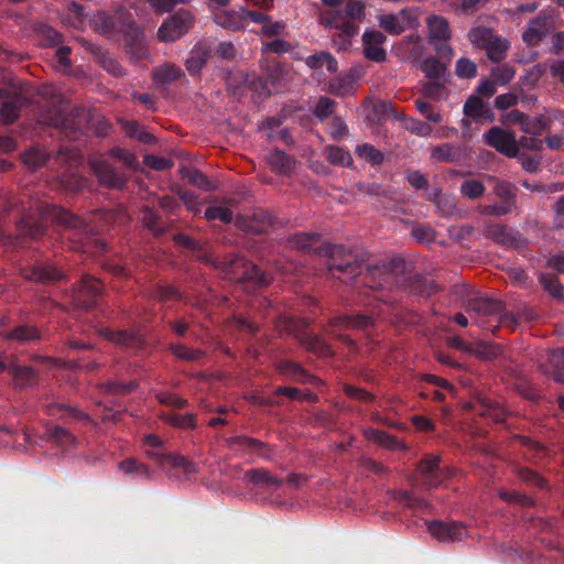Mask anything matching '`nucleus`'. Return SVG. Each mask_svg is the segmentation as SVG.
I'll use <instances>...</instances> for the list:
<instances>
[{"label":"nucleus","mask_w":564,"mask_h":564,"mask_svg":"<svg viewBox=\"0 0 564 564\" xmlns=\"http://www.w3.org/2000/svg\"><path fill=\"white\" fill-rule=\"evenodd\" d=\"M286 242L290 248L325 258L328 272L339 280H354L365 270L364 283L372 290L382 288L389 273L402 271L405 264L401 258H393L381 265L370 264L369 256L364 250L322 242L321 236L315 232H295L288 237Z\"/></svg>","instance_id":"f257e3e1"},{"label":"nucleus","mask_w":564,"mask_h":564,"mask_svg":"<svg viewBox=\"0 0 564 564\" xmlns=\"http://www.w3.org/2000/svg\"><path fill=\"white\" fill-rule=\"evenodd\" d=\"M45 218H51L61 227L59 236L67 239L70 247L83 252L104 251L106 245L94 238L93 229L78 216L58 206L43 208L39 217H23L17 224V235L9 237L10 243L15 247L25 248L31 241H37L47 234Z\"/></svg>","instance_id":"f03ea898"},{"label":"nucleus","mask_w":564,"mask_h":564,"mask_svg":"<svg viewBox=\"0 0 564 564\" xmlns=\"http://www.w3.org/2000/svg\"><path fill=\"white\" fill-rule=\"evenodd\" d=\"M206 261L214 268L229 275L230 279L252 282L258 286H267L270 284V275L241 254L228 253L223 257H217L216 259H207Z\"/></svg>","instance_id":"7ed1b4c3"},{"label":"nucleus","mask_w":564,"mask_h":564,"mask_svg":"<svg viewBox=\"0 0 564 564\" xmlns=\"http://www.w3.org/2000/svg\"><path fill=\"white\" fill-rule=\"evenodd\" d=\"M281 327L292 335L307 351L319 357L333 355L330 346L323 337L307 329L308 324L306 321L285 316L281 318Z\"/></svg>","instance_id":"20e7f679"},{"label":"nucleus","mask_w":564,"mask_h":564,"mask_svg":"<svg viewBox=\"0 0 564 564\" xmlns=\"http://www.w3.org/2000/svg\"><path fill=\"white\" fill-rule=\"evenodd\" d=\"M502 304L499 300L475 296L468 300L467 312L475 314L474 324L495 334V328L491 325L497 315L502 312Z\"/></svg>","instance_id":"39448f33"},{"label":"nucleus","mask_w":564,"mask_h":564,"mask_svg":"<svg viewBox=\"0 0 564 564\" xmlns=\"http://www.w3.org/2000/svg\"><path fill=\"white\" fill-rule=\"evenodd\" d=\"M104 292L101 281L93 275L84 274L80 281L72 289L73 304L80 310H89L95 306Z\"/></svg>","instance_id":"423d86ee"},{"label":"nucleus","mask_w":564,"mask_h":564,"mask_svg":"<svg viewBox=\"0 0 564 564\" xmlns=\"http://www.w3.org/2000/svg\"><path fill=\"white\" fill-rule=\"evenodd\" d=\"M50 126L61 129L72 139L78 138L86 124V116L83 109L74 108L68 113L55 110L47 119Z\"/></svg>","instance_id":"0eeeda50"},{"label":"nucleus","mask_w":564,"mask_h":564,"mask_svg":"<svg viewBox=\"0 0 564 564\" xmlns=\"http://www.w3.org/2000/svg\"><path fill=\"white\" fill-rule=\"evenodd\" d=\"M21 275L36 283L50 284L66 279L65 271L56 263L45 260L21 269Z\"/></svg>","instance_id":"6e6552de"},{"label":"nucleus","mask_w":564,"mask_h":564,"mask_svg":"<svg viewBox=\"0 0 564 564\" xmlns=\"http://www.w3.org/2000/svg\"><path fill=\"white\" fill-rule=\"evenodd\" d=\"M193 23L192 14L180 10L163 21L158 30V37L162 42H174L184 36Z\"/></svg>","instance_id":"1a4fd4ad"},{"label":"nucleus","mask_w":564,"mask_h":564,"mask_svg":"<svg viewBox=\"0 0 564 564\" xmlns=\"http://www.w3.org/2000/svg\"><path fill=\"white\" fill-rule=\"evenodd\" d=\"M226 445L230 451L242 454H256L265 460H272L273 448L270 444L247 435H236L226 438Z\"/></svg>","instance_id":"9d476101"},{"label":"nucleus","mask_w":564,"mask_h":564,"mask_svg":"<svg viewBox=\"0 0 564 564\" xmlns=\"http://www.w3.org/2000/svg\"><path fill=\"white\" fill-rule=\"evenodd\" d=\"M484 140L487 145L508 158H518L520 155L519 144L513 133L500 127L490 128L484 134Z\"/></svg>","instance_id":"9b49d317"},{"label":"nucleus","mask_w":564,"mask_h":564,"mask_svg":"<svg viewBox=\"0 0 564 564\" xmlns=\"http://www.w3.org/2000/svg\"><path fill=\"white\" fill-rule=\"evenodd\" d=\"M553 30V18L545 12H540L528 22L527 29L522 33V40L529 46H536Z\"/></svg>","instance_id":"f8f14e48"},{"label":"nucleus","mask_w":564,"mask_h":564,"mask_svg":"<svg viewBox=\"0 0 564 564\" xmlns=\"http://www.w3.org/2000/svg\"><path fill=\"white\" fill-rule=\"evenodd\" d=\"M91 169L99 183L108 188L122 189L128 178L107 160H95L91 162Z\"/></svg>","instance_id":"ddd939ff"},{"label":"nucleus","mask_w":564,"mask_h":564,"mask_svg":"<svg viewBox=\"0 0 564 564\" xmlns=\"http://www.w3.org/2000/svg\"><path fill=\"white\" fill-rule=\"evenodd\" d=\"M429 532L441 542L462 541L466 535V527L458 521L433 520L427 522Z\"/></svg>","instance_id":"4468645a"},{"label":"nucleus","mask_w":564,"mask_h":564,"mask_svg":"<svg viewBox=\"0 0 564 564\" xmlns=\"http://www.w3.org/2000/svg\"><path fill=\"white\" fill-rule=\"evenodd\" d=\"M0 338L24 346L40 343L43 339V333L36 325L21 323L11 329L1 330Z\"/></svg>","instance_id":"2eb2a0df"},{"label":"nucleus","mask_w":564,"mask_h":564,"mask_svg":"<svg viewBox=\"0 0 564 564\" xmlns=\"http://www.w3.org/2000/svg\"><path fill=\"white\" fill-rule=\"evenodd\" d=\"M387 41V36L378 30H367L362 34L364 55L367 59L376 63H382L387 58V52L381 45Z\"/></svg>","instance_id":"dca6fc26"},{"label":"nucleus","mask_w":564,"mask_h":564,"mask_svg":"<svg viewBox=\"0 0 564 564\" xmlns=\"http://www.w3.org/2000/svg\"><path fill=\"white\" fill-rule=\"evenodd\" d=\"M379 313L372 312L371 314H355V315H344L335 318L332 323L333 332L335 333L337 329H356V330H368L372 328L376 324L377 318L379 317Z\"/></svg>","instance_id":"f3484780"},{"label":"nucleus","mask_w":564,"mask_h":564,"mask_svg":"<svg viewBox=\"0 0 564 564\" xmlns=\"http://www.w3.org/2000/svg\"><path fill=\"white\" fill-rule=\"evenodd\" d=\"M102 336L117 346L127 349L140 350L144 346L142 336L133 329L112 330L106 328L102 330Z\"/></svg>","instance_id":"a211bd4d"},{"label":"nucleus","mask_w":564,"mask_h":564,"mask_svg":"<svg viewBox=\"0 0 564 564\" xmlns=\"http://www.w3.org/2000/svg\"><path fill=\"white\" fill-rule=\"evenodd\" d=\"M276 368L282 375L288 376L293 382L301 384L310 383L314 386H319L322 383V380L318 377L310 373L299 362L282 359L278 362Z\"/></svg>","instance_id":"6ab92c4d"},{"label":"nucleus","mask_w":564,"mask_h":564,"mask_svg":"<svg viewBox=\"0 0 564 564\" xmlns=\"http://www.w3.org/2000/svg\"><path fill=\"white\" fill-rule=\"evenodd\" d=\"M10 375L13 378V388L24 390L34 388L39 382V372L31 366H21L15 359L10 361Z\"/></svg>","instance_id":"aec40b11"},{"label":"nucleus","mask_w":564,"mask_h":564,"mask_svg":"<svg viewBox=\"0 0 564 564\" xmlns=\"http://www.w3.org/2000/svg\"><path fill=\"white\" fill-rule=\"evenodd\" d=\"M0 99H3L0 108V120L6 124L13 123L20 117L21 107L23 105L22 96L0 88Z\"/></svg>","instance_id":"412c9836"},{"label":"nucleus","mask_w":564,"mask_h":564,"mask_svg":"<svg viewBox=\"0 0 564 564\" xmlns=\"http://www.w3.org/2000/svg\"><path fill=\"white\" fill-rule=\"evenodd\" d=\"M441 457L437 455H429L419 464V471L424 477V482L429 487H437L445 475L440 466Z\"/></svg>","instance_id":"4be33fe9"},{"label":"nucleus","mask_w":564,"mask_h":564,"mask_svg":"<svg viewBox=\"0 0 564 564\" xmlns=\"http://www.w3.org/2000/svg\"><path fill=\"white\" fill-rule=\"evenodd\" d=\"M212 46L207 42L196 43L189 52V57L185 61V67L192 75H198L204 66L207 64L212 55Z\"/></svg>","instance_id":"5701e85b"},{"label":"nucleus","mask_w":564,"mask_h":564,"mask_svg":"<svg viewBox=\"0 0 564 564\" xmlns=\"http://www.w3.org/2000/svg\"><path fill=\"white\" fill-rule=\"evenodd\" d=\"M359 26L349 20H343L340 28L332 35L333 47L339 51H348L351 47V40L358 34Z\"/></svg>","instance_id":"b1692460"},{"label":"nucleus","mask_w":564,"mask_h":564,"mask_svg":"<svg viewBox=\"0 0 564 564\" xmlns=\"http://www.w3.org/2000/svg\"><path fill=\"white\" fill-rule=\"evenodd\" d=\"M534 316L535 313L528 308L520 310L517 313L507 312L505 311V305L502 304V312L497 315L495 324H492L491 327L495 328V333L501 326L514 330L520 324L521 319L531 321L534 318Z\"/></svg>","instance_id":"393cba45"},{"label":"nucleus","mask_w":564,"mask_h":564,"mask_svg":"<svg viewBox=\"0 0 564 564\" xmlns=\"http://www.w3.org/2000/svg\"><path fill=\"white\" fill-rule=\"evenodd\" d=\"M484 235L486 238L507 247L513 246L518 241V232L502 224H487Z\"/></svg>","instance_id":"a878e982"},{"label":"nucleus","mask_w":564,"mask_h":564,"mask_svg":"<svg viewBox=\"0 0 564 564\" xmlns=\"http://www.w3.org/2000/svg\"><path fill=\"white\" fill-rule=\"evenodd\" d=\"M46 413L51 416H57L58 419H63L67 415L85 424L94 423V420L88 413L66 403H48L46 405Z\"/></svg>","instance_id":"bb28decb"},{"label":"nucleus","mask_w":564,"mask_h":564,"mask_svg":"<svg viewBox=\"0 0 564 564\" xmlns=\"http://www.w3.org/2000/svg\"><path fill=\"white\" fill-rule=\"evenodd\" d=\"M477 413L494 423H505L509 414L502 405L488 398L479 400Z\"/></svg>","instance_id":"cd10ccee"},{"label":"nucleus","mask_w":564,"mask_h":564,"mask_svg":"<svg viewBox=\"0 0 564 564\" xmlns=\"http://www.w3.org/2000/svg\"><path fill=\"white\" fill-rule=\"evenodd\" d=\"M267 162L276 175H288L294 167V160L280 149L271 151L267 155Z\"/></svg>","instance_id":"c85d7f7f"},{"label":"nucleus","mask_w":564,"mask_h":564,"mask_svg":"<svg viewBox=\"0 0 564 564\" xmlns=\"http://www.w3.org/2000/svg\"><path fill=\"white\" fill-rule=\"evenodd\" d=\"M98 389L106 394L122 397L128 395L139 388V383L135 380L121 381V380H108L99 383Z\"/></svg>","instance_id":"c756f323"},{"label":"nucleus","mask_w":564,"mask_h":564,"mask_svg":"<svg viewBox=\"0 0 564 564\" xmlns=\"http://www.w3.org/2000/svg\"><path fill=\"white\" fill-rule=\"evenodd\" d=\"M429 42H446L451 39L448 21L441 15H433L429 19Z\"/></svg>","instance_id":"7c9ffc66"},{"label":"nucleus","mask_w":564,"mask_h":564,"mask_svg":"<svg viewBox=\"0 0 564 564\" xmlns=\"http://www.w3.org/2000/svg\"><path fill=\"white\" fill-rule=\"evenodd\" d=\"M124 41L126 51L133 61L138 62L148 56V50L140 32L133 30L127 33Z\"/></svg>","instance_id":"2f4dec72"},{"label":"nucleus","mask_w":564,"mask_h":564,"mask_svg":"<svg viewBox=\"0 0 564 564\" xmlns=\"http://www.w3.org/2000/svg\"><path fill=\"white\" fill-rule=\"evenodd\" d=\"M214 21L221 28L239 31L245 28V17L241 11L225 10L215 14Z\"/></svg>","instance_id":"473e14b6"},{"label":"nucleus","mask_w":564,"mask_h":564,"mask_svg":"<svg viewBox=\"0 0 564 564\" xmlns=\"http://www.w3.org/2000/svg\"><path fill=\"white\" fill-rule=\"evenodd\" d=\"M364 436L368 441L378 443L379 445L388 449L395 451L404 447L402 442L398 440L395 436L379 429L368 427L364 431Z\"/></svg>","instance_id":"72a5a7b5"},{"label":"nucleus","mask_w":564,"mask_h":564,"mask_svg":"<svg viewBox=\"0 0 564 564\" xmlns=\"http://www.w3.org/2000/svg\"><path fill=\"white\" fill-rule=\"evenodd\" d=\"M183 69L175 64H162L153 69V80L158 85H167L184 76Z\"/></svg>","instance_id":"f704fd0d"},{"label":"nucleus","mask_w":564,"mask_h":564,"mask_svg":"<svg viewBox=\"0 0 564 564\" xmlns=\"http://www.w3.org/2000/svg\"><path fill=\"white\" fill-rule=\"evenodd\" d=\"M409 290L411 293L426 299L438 292L440 286L434 280L415 274L409 281Z\"/></svg>","instance_id":"c9c22d12"},{"label":"nucleus","mask_w":564,"mask_h":564,"mask_svg":"<svg viewBox=\"0 0 564 564\" xmlns=\"http://www.w3.org/2000/svg\"><path fill=\"white\" fill-rule=\"evenodd\" d=\"M140 219L142 225L155 236H160L167 231L169 226L164 224L161 216L153 208L144 206L140 210Z\"/></svg>","instance_id":"e433bc0d"},{"label":"nucleus","mask_w":564,"mask_h":564,"mask_svg":"<svg viewBox=\"0 0 564 564\" xmlns=\"http://www.w3.org/2000/svg\"><path fill=\"white\" fill-rule=\"evenodd\" d=\"M245 478L257 486L279 487L283 484L282 478L275 477L265 468L248 470L245 474Z\"/></svg>","instance_id":"4c0bfd02"},{"label":"nucleus","mask_w":564,"mask_h":564,"mask_svg":"<svg viewBox=\"0 0 564 564\" xmlns=\"http://www.w3.org/2000/svg\"><path fill=\"white\" fill-rule=\"evenodd\" d=\"M305 64L312 69L325 66L330 74L336 73L338 69L336 58L330 53L324 51L308 55L305 58Z\"/></svg>","instance_id":"58836bf2"},{"label":"nucleus","mask_w":564,"mask_h":564,"mask_svg":"<svg viewBox=\"0 0 564 564\" xmlns=\"http://www.w3.org/2000/svg\"><path fill=\"white\" fill-rule=\"evenodd\" d=\"M325 154L327 161L333 165H338L343 167H352L354 160L350 153L338 145H327L325 148Z\"/></svg>","instance_id":"ea45409f"},{"label":"nucleus","mask_w":564,"mask_h":564,"mask_svg":"<svg viewBox=\"0 0 564 564\" xmlns=\"http://www.w3.org/2000/svg\"><path fill=\"white\" fill-rule=\"evenodd\" d=\"M539 282L541 283L544 291H546L554 299H564V286L556 274L542 272L539 275Z\"/></svg>","instance_id":"a19ab883"},{"label":"nucleus","mask_w":564,"mask_h":564,"mask_svg":"<svg viewBox=\"0 0 564 564\" xmlns=\"http://www.w3.org/2000/svg\"><path fill=\"white\" fill-rule=\"evenodd\" d=\"M167 349L176 358L191 362L200 360L205 355V352L202 349L189 348L186 345L178 343H171L167 346Z\"/></svg>","instance_id":"79ce46f5"},{"label":"nucleus","mask_w":564,"mask_h":564,"mask_svg":"<svg viewBox=\"0 0 564 564\" xmlns=\"http://www.w3.org/2000/svg\"><path fill=\"white\" fill-rule=\"evenodd\" d=\"M496 35L490 28L475 26L470 29L467 37L474 46L485 50Z\"/></svg>","instance_id":"37998d69"},{"label":"nucleus","mask_w":564,"mask_h":564,"mask_svg":"<svg viewBox=\"0 0 564 564\" xmlns=\"http://www.w3.org/2000/svg\"><path fill=\"white\" fill-rule=\"evenodd\" d=\"M464 115L474 120H479L489 116V109L480 97L470 96L464 104Z\"/></svg>","instance_id":"c03bdc74"},{"label":"nucleus","mask_w":564,"mask_h":564,"mask_svg":"<svg viewBox=\"0 0 564 564\" xmlns=\"http://www.w3.org/2000/svg\"><path fill=\"white\" fill-rule=\"evenodd\" d=\"M509 48V43L507 40L502 39L499 35H496L494 40L486 46V55L487 57L494 62L499 63L506 57V53Z\"/></svg>","instance_id":"a18cd8bd"},{"label":"nucleus","mask_w":564,"mask_h":564,"mask_svg":"<svg viewBox=\"0 0 564 564\" xmlns=\"http://www.w3.org/2000/svg\"><path fill=\"white\" fill-rule=\"evenodd\" d=\"M274 395H284L291 400L307 401L311 403H316L318 401L317 394L308 390L303 391L294 387H278L274 390Z\"/></svg>","instance_id":"49530a36"},{"label":"nucleus","mask_w":564,"mask_h":564,"mask_svg":"<svg viewBox=\"0 0 564 564\" xmlns=\"http://www.w3.org/2000/svg\"><path fill=\"white\" fill-rule=\"evenodd\" d=\"M431 158L437 162L453 163L458 159V149L451 143L434 145Z\"/></svg>","instance_id":"de8ad7c7"},{"label":"nucleus","mask_w":564,"mask_h":564,"mask_svg":"<svg viewBox=\"0 0 564 564\" xmlns=\"http://www.w3.org/2000/svg\"><path fill=\"white\" fill-rule=\"evenodd\" d=\"M421 69L427 78L438 80L444 76L446 66L436 56H429L423 61Z\"/></svg>","instance_id":"09e8293b"},{"label":"nucleus","mask_w":564,"mask_h":564,"mask_svg":"<svg viewBox=\"0 0 564 564\" xmlns=\"http://www.w3.org/2000/svg\"><path fill=\"white\" fill-rule=\"evenodd\" d=\"M183 178L187 180L192 185L204 192H212L215 188L209 178L197 169L184 170Z\"/></svg>","instance_id":"8fccbe9b"},{"label":"nucleus","mask_w":564,"mask_h":564,"mask_svg":"<svg viewBox=\"0 0 564 564\" xmlns=\"http://www.w3.org/2000/svg\"><path fill=\"white\" fill-rule=\"evenodd\" d=\"M516 189L512 183L497 181L494 193L500 198L501 203L513 208L516 206Z\"/></svg>","instance_id":"3c124183"},{"label":"nucleus","mask_w":564,"mask_h":564,"mask_svg":"<svg viewBox=\"0 0 564 564\" xmlns=\"http://www.w3.org/2000/svg\"><path fill=\"white\" fill-rule=\"evenodd\" d=\"M123 129L129 137L137 139L141 143L151 145L155 142L154 135L145 131L137 121H126Z\"/></svg>","instance_id":"603ef678"},{"label":"nucleus","mask_w":564,"mask_h":564,"mask_svg":"<svg viewBox=\"0 0 564 564\" xmlns=\"http://www.w3.org/2000/svg\"><path fill=\"white\" fill-rule=\"evenodd\" d=\"M163 419L172 426L183 430H194L197 426L196 415L193 413L174 414L169 413Z\"/></svg>","instance_id":"864d4df0"},{"label":"nucleus","mask_w":564,"mask_h":564,"mask_svg":"<svg viewBox=\"0 0 564 564\" xmlns=\"http://www.w3.org/2000/svg\"><path fill=\"white\" fill-rule=\"evenodd\" d=\"M485 184L476 178H467L460 183L459 192L464 197L478 199L485 194Z\"/></svg>","instance_id":"5fc2aeb1"},{"label":"nucleus","mask_w":564,"mask_h":564,"mask_svg":"<svg viewBox=\"0 0 564 564\" xmlns=\"http://www.w3.org/2000/svg\"><path fill=\"white\" fill-rule=\"evenodd\" d=\"M356 153L371 165H381L384 161V154L369 143L357 145Z\"/></svg>","instance_id":"6e6d98bb"},{"label":"nucleus","mask_w":564,"mask_h":564,"mask_svg":"<svg viewBox=\"0 0 564 564\" xmlns=\"http://www.w3.org/2000/svg\"><path fill=\"white\" fill-rule=\"evenodd\" d=\"M50 155L44 150L31 148L22 154L23 163L32 170H36L44 165Z\"/></svg>","instance_id":"4d7b16f0"},{"label":"nucleus","mask_w":564,"mask_h":564,"mask_svg":"<svg viewBox=\"0 0 564 564\" xmlns=\"http://www.w3.org/2000/svg\"><path fill=\"white\" fill-rule=\"evenodd\" d=\"M48 437L63 447H72L76 444V437L66 429L55 425L48 430Z\"/></svg>","instance_id":"13d9d810"},{"label":"nucleus","mask_w":564,"mask_h":564,"mask_svg":"<svg viewBox=\"0 0 564 564\" xmlns=\"http://www.w3.org/2000/svg\"><path fill=\"white\" fill-rule=\"evenodd\" d=\"M519 478L529 486L536 488H547V480L535 470L528 467H519L517 470Z\"/></svg>","instance_id":"bf43d9fd"},{"label":"nucleus","mask_w":564,"mask_h":564,"mask_svg":"<svg viewBox=\"0 0 564 564\" xmlns=\"http://www.w3.org/2000/svg\"><path fill=\"white\" fill-rule=\"evenodd\" d=\"M549 360L553 367V380L555 382L564 383V348L553 349L550 354Z\"/></svg>","instance_id":"052dcab7"},{"label":"nucleus","mask_w":564,"mask_h":564,"mask_svg":"<svg viewBox=\"0 0 564 564\" xmlns=\"http://www.w3.org/2000/svg\"><path fill=\"white\" fill-rule=\"evenodd\" d=\"M516 75V69L509 64H502L494 67L490 77L497 85L505 86L509 84Z\"/></svg>","instance_id":"680f3d73"},{"label":"nucleus","mask_w":564,"mask_h":564,"mask_svg":"<svg viewBox=\"0 0 564 564\" xmlns=\"http://www.w3.org/2000/svg\"><path fill=\"white\" fill-rule=\"evenodd\" d=\"M59 183L66 192L77 193V192H80L85 187L86 180L75 173H70V174H63L59 177Z\"/></svg>","instance_id":"e2e57ef3"},{"label":"nucleus","mask_w":564,"mask_h":564,"mask_svg":"<svg viewBox=\"0 0 564 564\" xmlns=\"http://www.w3.org/2000/svg\"><path fill=\"white\" fill-rule=\"evenodd\" d=\"M455 74L459 78L470 79L477 75V65L475 62L467 57H460L455 65Z\"/></svg>","instance_id":"0e129e2a"},{"label":"nucleus","mask_w":564,"mask_h":564,"mask_svg":"<svg viewBox=\"0 0 564 564\" xmlns=\"http://www.w3.org/2000/svg\"><path fill=\"white\" fill-rule=\"evenodd\" d=\"M205 218L208 220H219L223 224L232 221V212L225 206H209L205 210Z\"/></svg>","instance_id":"69168bd1"},{"label":"nucleus","mask_w":564,"mask_h":564,"mask_svg":"<svg viewBox=\"0 0 564 564\" xmlns=\"http://www.w3.org/2000/svg\"><path fill=\"white\" fill-rule=\"evenodd\" d=\"M329 93L333 95L345 97L350 94L352 89V79L348 77H337L329 82Z\"/></svg>","instance_id":"338daca9"},{"label":"nucleus","mask_w":564,"mask_h":564,"mask_svg":"<svg viewBox=\"0 0 564 564\" xmlns=\"http://www.w3.org/2000/svg\"><path fill=\"white\" fill-rule=\"evenodd\" d=\"M336 101L329 97L322 96L318 98L313 113L321 120L328 118L335 110Z\"/></svg>","instance_id":"774afa93"}]
</instances>
